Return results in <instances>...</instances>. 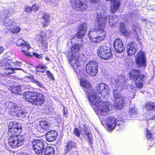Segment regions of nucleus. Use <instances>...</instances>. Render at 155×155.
Masks as SVG:
<instances>
[{
  "label": "nucleus",
  "instance_id": "18",
  "mask_svg": "<svg viewBox=\"0 0 155 155\" xmlns=\"http://www.w3.org/2000/svg\"><path fill=\"white\" fill-rule=\"evenodd\" d=\"M97 88L98 93L103 97L109 94V88L107 84L103 83L98 84Z\"/></svg>",
  "mask_w": 155,
  "mask_h": 155
},
{
  "label": "nucleus",
  "instance_id": "40",
  "mask_svg": "<svg viewBox=\"0 0 155 155\" xmlns=\"http://www.w3.org/2000/svg\"><path fill=\"white\" fill-rule=\"evenodd\" d=\"M21 28L19 26H16L14 28L11 29L10 30L11 32L13 33H17L20 32Z\"/></svg>",
  "mask_w": 155,
  "mask_h": 155
},
{
  "label": "nucleus",
  "instance_id": "62",
  "mask_svg": "<svg viewBox=\"0 0 155 155\" xmlns=\"http://www.w3.org/2000/svg\"><path fill=\"white\" fill-rule=\"evenodd\" d=\"M81 134H84V133L83 132V130H81Z\"/></svg>",
  "mask_w": 155,
  "mask_h": 155
},
{
  "label": "nucleus",
  "instance_id": "33",
  "mask_svg": "<svg viewBox=\"0 0 155 155\" xmlns=\"http://www.w3.org/2000/svg\"><path fill=\"white\" fill-rule=\"evenodd\" d=\"M15 112L17 115L21 117L24 118L25 117H26L28 116L27 113L24 112L21 110H19L18 109V110H16V111H15Z\"/></svg>",
  "mask_w": 155,
  "mask_h": 155
},
{
  "label": "nucleus",
  "instance_id": "39",
  "mask_svg": "<svg viewBox=\"0 0 155 155\" xmlns=\"http://www.w3.org/2000/svg\"><path fill=\"white\" fill-rule=\"evenodd\" d=\"M153 132L150 131L149 130H147V139H149L150 140H152L153 139Z\"/></svg>",
  "mask_w": 155,
  "mask_h": 155
},
{
  "label": "nucleus",
  "instance_id": "8",
  "mask_svg": "<svg viewBox=\"0 0 155 155\" xmlns=\"http://www.w3.org/2000/svg\"><path fill=\"white\" fill-rule=\"evenodd\" d=\"M129 74L131 78L136 80V86L139 88H141L143 86V81L146 77L145 75L141 74L140 71L134 69L131 70Z\"/></svg>",
  "mask_w": 155,
  "mask_h": 155
},
{
  "label": "nucleus",
  "instance_id": "30",
  "mask_svg": "<svg viewBox=\"0 0 155 155\" xmlns=\"http://www.w3.org/2000/svg\"><path fill=\"white\" fill-rule=\"evenodd\" d=\"M137 109L134 106L130 107L129 109V114L132 117H136L138 114Z\"/></svg>",
  "mask_w": 155,
  "mask_h": 155
},
{
  "label": "nucleus",
  "instance_id": "27",
  "mask_svg": "<svg viewBox=\"0 0 155 155\" xmlns=\"http://www.w3.org/2000/svg\"><path fill=\"white\" fill-rule=\"evenodd\" d=\"M40 126L41 128L44 130H48L50 127V123L45 121H41L40 123Z\"/></svg>",
  "mask_w": 155,
  "mask_h": 155
},
{
  "label": "nucleus",
  "instance_id": "6",
  "mask_svg": "<svg viewBox=\"0 0 155 155\" xmlns=\"http://www.w3.org/2000/svg\"><path fill=\"white\" fill-rule=\"evenodd\" d=\"M106 124L109 131L114 128L117 130H123L125 125L124 120L122 117H120L116 118L109 117L106 119Z\"/></svg>",
  "mask_w": 155,
  "mask_h": 155
},
{
  "label": "nucleus",
  "instance_id": "9",
  "mask_svg": "<svg viewBox=\"0 0 155 155\" xmlns=\"http://www.w3.org/2000/svg\"><path fill=\"white\" fill-rule=\"evenodd\" d=\"M52 31L48 30L46 33L41 31L39 34H38L36 37V40L38 42L39 46L43 49H46L48 47V42L46 38V36L50 37L51 36Z\"/></svg>",
  "mask_w": 155,
  "mask_h": 155
},
{
  "label": "nucleus",
  "instance_id": "61",
  "mask_svg": "<svg viewBox=\"0 0 155 155\" xmlns=\"http://www.w3.org/2000/svg\"><path fill=\"white\" fill-rule=\"evenodd\" d=\"M45 155H54V154H46V153H45Z\"/></svg>",
  "mask_w": 155,
  "mask_h": 155
},
{
  "label": "nucleus",
  "instance_id": "47",
  "mask_svg": "<svg viewBox=\"0 0 155 155\" xmlns=\"http://www.w3.org/2000/svg\"><path fill=\"white\" fill-rule=\"evenodd\" d=\"M43 111V113L46 114H48L50 112L49 109L47 106H46L44 108Z\"/></svg>",
  "mask_w": 155,
  "mask_h": 155
},
{
  "label": "nucleus",
  "instance_id": "49",
  "mask_svg": "<svg viewBox=\"0 0 155 155\" xmlns=\"http://www.w3.org/2000/svg\"><path fill=\"white\" fill-rule=\"evenodd\" d=\"M134 31H135L137 34L138 35L141 32V30L139 27H137L134 29Z\"/></svg>",
  "mask_w": 155,
  "mask_h": 155
},
{
  "label": "nucleus",
  "instance_id": "7",
  "mask_svg": "<svg viewBox=\"0 0 155 155\" xmlns=\"http://www.w3.org/2000/svg\"><path fill=\"white\" fill-rule=\"evenodd\" d=\"M112 107L108 102H101L95 109L96 114L99 116H105L111 113Z\"/></svg>",
  "mask_w": 155,
  "mask_h": 155
},
{
  "label": "nucleus",
  "instance_id": "54",
  "mask_svg": "<svg viewBox=\"0 0 155 155\" xmlns=\"http://www.w3.org/2000/svg\"><path fill=\"white\" fill-rule=\"evenodd\" d=\"M4 50V48L2 47H0V54Z\"/></svg>",
  "mask_w": 155,
  "mask_h": 155
},
{
  "label": "nucleus",
  "instance_id": "29",
  "mask_svg": "<svg viewBox=\"0 0 155 155\" xmlns=\"http://www.w3.org/2000/svg\"><path fill=\"white\" fill-rule=\"evenodd\" d=\"M76 143L72 141H69L67 143V145L64 148V151L65 153L68 152L69 150L71 148L75 147Z\"/></svg>",
  "mask_w": 155,
  "mask_h": 155
},
{
  "label": "nucleus",
  "instance_id": "2",
  "mask_svg": "<svg viewBox=\"0 0 155 155\" xmlns=\"http://www.w3.org/2000/svg\"><path fill=\"white\" fill-rule=\"evenodd\" d=\"M81 46V44L77 43L72 45L71 51L67 56L69 63L75 71L79 74L83 72V64L86 60L84 54L81 53H78Z\"/></svg>",
  "mask_w": 155,
  "mask_h": 155
},
{
  "label": "nucleus",
  "instance_id": "26",
  "mask_svg": "<svg viewBox=\"0 0 155 155\" xmlns=\"http://www.w3.org/2000/svg\"><path fill=\"white\" fill-rule=\"evenodd\" d=\"M42 18L45 21L43 22L42 23V26L43 27L47 26L50 22L49 15L45 13L43 15Z\"/></svg>",
  "mask_w": 155,
  "mask_h": 155
},
{
  "label": "nucleus",
  "instance_id": "55",
  "mask_svg": "<svg viewBox=\"0 0 155 155\" xmlns=\"http://www.w3.org/2000/svg\"><path fill=\"white\" fill-rule=\"evenodd\" d=\"M17 155H28L26 153H18V154H17Z\"/></svg>",
  "mask_w": 155,
  "mask_h": 155
},
{
  "label": "nucleus",
  "instance_id": "32",
  "mask_svg": "<svg viewBox=\"0 0 155 155\" xmlns=\"http://www.w3.org/2000/svg\"><path fill=\"white\" fill-rule=\"evenodd\" d=\"M14 70H22V69L20 68H7L4 70V72L7 75L11 74L13 72Z\"/></svg>",
  "mask_w": 155,
  "mask_h": 155
},
{
  "label": "nucleus",
  "instance_id": "17",
  "mask_svg": "<svg viewBox=\"0 0 155 155\" xmlns=\"http://www.w3.org/2000/svg\"><path fill=\"white\" fill-rule=\"evenodd\" d=\"M16 43L18 46L21 47V51L23 53L27 55H29V50L31 47L28 43L21 39L18 40Z\"/></svg>",
  "mask_w": 155,
  "mask_h": 155
},
{
  "label": "nucleus",
  "instance_id": "44",
  "mask_svg": "<svg viewBox=\"0 0 155 155\" xmlns=\"http://www.w3.org/2000/svg\"><path fill=\"white\" fill-rule=\"evenodd\" d=\"M31 8L32 11L36 12L38 10L39 7L37 5H33Z\"/></svg>",
  "mask_w": 155,
  "mask_h": 155
},
{
  "label": "nucleus",
  "instance_id": "20",
  "mask_svg": "<svg viewBox=\"0 0 155 155\" xmlns=\"http://www.w3.org/2000/svg\"><path fill=\"white\" fill-rule=\"evenodd\" d=\"M87 25L86 23H81L79 26L78 31L76 36L77 38H81L85 35L87 31Z\"/></svg>",
  "mask_w": 155,
  "mask_h": 155
},
{
  "label": "nucleus",
  "instance_id": "46",
  "mask_svg": "<svg viewBox=\"0 0 155 155\" xmlns=\"http://www.w3.org/2000/svg\"><path fill=\"white\" fill-rule=\"evenodd\" d=\"M74 133L77 137H79L80 136V132L77 128L74 129Z\"/></svg>",
  "mask_w": 155,
  "mask_h": 155
},
{
  "label": "nucleus",
  "instance_id": "52",
  "mask_svg": "<svg viewBox=\"0 0 155 155\" xmlns=\"http://www.w3.org/2000/svg\"><path fill=\"white\" fill-rule=\"evenodd\" d=\"M15 64L16 65L19 66H22V64L21 62L18 61H16L15 62Z\"/></svg>",
  "mask_w": 155,
  "mask_h": 155
},
{
  "label": "nucleus",
  "instance_id": "51",
  "mask_svg": "<svg viewBox=\"0 0 155 155\" xmlns=\"http://www.w3.org/2000/svg\"><path fill=\"white\" fill-rule=\"evenodd\" d=\"M63 113L64 115L68 114V109L67 108L65 107H64Z\"/></svg>",
  "mask_w": 155,
  "mask_h": 155
},
{
  "label": "nucleus",
  "instance_id": "25",
  "mask_svg": "<svg viewBox=\"0 0 155 155\" xmlns=\"http://www.w3.org/2000/svg\"><path fill=\"white\" fill-rule=\"evenodd\" d=\"M3 25L6 26H11L15 24L14 19H9L8 17L5 18L3 20Z\"/></svg>",
  "mask_w": 155,
  "mask_h": 155
},
{
  "label": "nucleus",
  "instance_id": "13",
  "mask_svg": "<svg viewBox=\"0 0 155 155\" xmlns=\"http://www.w3.org/2000/svg\"><path fill=\"white\" fill-rule=\"evenodd\" d=\"M32 146L34 152L37 155H44L45 146L42 141L34 139L32 141Z\"/></svg>",
  "mask_w": 155,
  "mask_h": 155
},
{
  "label": "nucleus",
  "instance_id": "43",
  "mask_svg": "<svg viewBox=\"0 0 155 155\" xmlns=\"http://www.w3.org/2000/svg\"><path fill=\"white\" fill-rule=\"evenodd\" d=\"M33 81L38 86H39L41 88H44L43 85L41 83L39 82L37 80H34Z\"/></svg>",
  "mask_w": 155,
  "mask_h": 155
},
{
  "label": "nucleus",
  "instance_id": "42",
  "mask_svg": "<svg viewBox=\"0 0 155 155\" xmlns=\"http://www.w3.org/2000/svg\"><path fill=\"white\" fill-rule=\"evenodd\" d=\"M24 10L26 12L30 13L32 11V8L26 5L24 7Z\"/></svg>",
  "mask_w": 155,
  "mask_h": 155
},
{
  "label": "nucleus",
  "instance_id": "58",
  "mask_svg": "<svg viewBox=\"0 0 155 155\" xmlns=\"http://www.w3.org/2000/svg\"><path fill=\"white\" fill-rule=\"evenodd\" d=\"M45 59L47 61H50V59L48 57H46L45 58Z\"/></svg>",
  "mask_w": 155,
  "mask_h": 155
},
{
  "label": "nucleus",
  "instance_id": "5",
  "mask_svg": "<svg viewBox=\"0 0 155 155\" xmlns=\"http://www.w3.org/2000/svg\"><path fill=\"white\" fill-rule=\"evenodd\" d=\"M23 98L33 105H40L44 104L45 98L42 93L27 92L25 93Z\"/></svg>",
  "mask_w": 155,
  "mask_h": 155
},
{
  "label": "nucleus",
  "instance_id": "4",
  "mask_svg": "<svg viewBox=\"0 0 155 155\" xmlns=\"http://www.w3.org/2000/svg\"><path fill=\"white\" fill-rule=\"evenodd\" d=\"M111 81L112 84L117 88L115 90H114L113 91L114 96L115 99L123 97L121 96L119 91L123 88H125L127 87L129 92L133 94V96L132 98L134 97V94L136 91L135 87L133 85L127 84L126 80L123 76H120L117 78H112Z\"/></svg>",
  "mask_w": 155,
  "mask_h": 155
},
{
  "label": "nucleus",
  "instance_id": "14",
  "mask_svg": "<svg viewBox=\"0 0 155 155\" xmlns=\"http://www.w3.org/2000/svg\"><path fill=\"white\" fill-rule=\"evenodd\" d=\"M91 91V92L87 91L86 95L88 96L91 104L95 105L97 107L103 101H101L99 94L97 96V94L95 92L94 90Z\"/></svg>",
  "mask_w": 155,
  "mask_h": 155
},
{
  "label": "nucleus",
  "instance_id": "23",
  "mask_svg": "<svg viewBox=\"0 0 155 155\" xmlns=\"http://www.w3.org/2000/svg\"><path fill=\"white\" fill-rule=\"evenodd\" d=\"M110 1L111 4L110 11L112 13L115 12L120 6V0H106Z\"/></svg>",
  "mask_w": 155,
  "mask_h": 155
},
{
  "label": "nucleus",
  "instance_id": "34",
  "mask_svg": "<svg viewBox=\"0 0 155 155\" xmlns=\"http://www.w3.org/2000/svg\"><path fill=\"white\" fill-rule=\"evenodd\" d=\"M84 129L85 130V133L86 134V135L87 136L88 139L89 140V142L90 144H92V134H90L89 133L88 131V128L87 127H85V126H84Z\"/></svg>",
  "mask_w": 155,
  "mask_h": 155
},
{
  "label": "nucleus",
  "instance_id": "31",
  "mask_svg": "<svg viewBox=\"0 0 155 155\" xmlns=\"http://www.w3.org/2000/svg\"><path fill=\"white\" fill-rule=\"evenodd\" d=\"M114 17H116L114 15H110L108 17L109 24L110 26H113L117 22V19H115Z\"/></svg>",
  "mask_w": 155,
  "mask_h": 155
},
{
  "label": "nucleus",
  "instance_id": "11",
  "mask_svg": "<svg viewBox=\"0 0 155 155\" xmlns=\"http://www.w3.org/2000/svg\"><path fill=\"white\" fill-rule=\"evenodd\" d=\"M97 53L98 56L105 60L110 59L113 57L110 48L106 46L99 47Z\"/></svg>",
  "mask_w": 155,
  "mask_h": 155
},
{
  "label": "nucleus",
  "instance_id": "28",
  "mask_svg": "<svg viewBox=\"0 0 155 155\" xmlns=\"http://www.w3.org/2000/svg\"><path fill=\"white\" fill-rule=\"evenodd\" d=\"M5 106L8 108L12 109H15L16 110H17V109L19 108L20 107L18 106V105L10 101L6 102Z\"/></svg>",
  "mask_w": 155,
  "mask_h": 155
},
{
  "label": "nucleus",
  "instance_id": "41",
  "mask_svg": "<svg viewBox=\"0 0 155 155\" xmlns=\"http://www.w3.org/2000/svg\"><path fill=\"white\" fill-rule=\"evenodd\" d=\"M154 103H147L146 104V108L148 110H151L153 109V107Z\"/></svg>",
  "mask_w": 155,
  "mask_h": 155
},
{
  "label": "nucleus",
  "instance_id": "59",
  "mask_svg": "<svg viewBox=\"0 0 155 155\" xmlns=\"http://www.w3.org/2000/svg\"><path fill=\"white\" fill-rule=\"evenodd\" d=\"M152 120H155V115H154L153 117L151 118Z\"/></svg>",
  "mask_w": 155,
  "mask_h": 155
},
{
  "label": "nucleus",
  "instance_id": "19",
  "mask_svg": "<svg viewBox=\"0 0 155 155\" xmlns=\"http://www.w3.org/2000/svg\"><path fill=\"white\" fill-rule=\"evenodd\" d=\"M113 45L115 51L118 53H121L125 49L122 41L119 39H116L114 42Z\"/></svg>",
  "mask_w": 155,
  "mask_h": 155
},
{
  "label": "nucleus",
  "instance_id": "10",
  "mask_svg": "<svg viewBox=\"0 0 155 155\" xmlns=\"http://www.w3.org/2000/svg\"><path fill=\"white\" fill-rule=\"evenodd\" d=\"M71 5L76 11L83 12L87 8V0H71Z\"/></svg>",
  "mask_w": 155,
  "mask_h": 155
},
{
  "label": "nucleus",
  "instance_id": "16",
  "mask_svg": "<svg viewBox=\"0 0 155 155\" xmlns=\"http://www.w3.org/2000/svg\"><path fill=\"white\" fill-rule=\"evenodd\" d=\"M135 61L138 67H145L146 66V53L140 51L135 56Z\"/></svg>",
  "mask_w": 155,
  "mask_h": 155
},
{
  "label": "nucleus",
  "instance_id": "12",
  "mask_svg": "<svg viewBox=\"0 0 155 155\" xmlns=\"http://www.w3.org/2000/svg\"><path fill=\"white\" fill-rule=\"evenodd\" d=\"M98 63L93 60L89 61L85 65L86 71L90 75L95 76L98 72Z\"/></svg>",
  "mask_w": 155,
  "mask_h": 155
},
{
  "label": "nucleus",
  "instance_id": "48",
  "mask_svg": "<svg viewBox=\"0 0 155 155\" xmlns=\"http://www.w3.org/2000/svg\"><path fill=\"white\" fill-rule=\"evenodd\" d=\"M16 91H15V93H16L18 94H20V92H21V88L20 87L18 86L16 88Z\"/></svg>",
  "mask_w": 155,
  "mask_h": 155
},
{
  "label": "nucleus",
  "instance_id": "38",
  "mask_svg": "<svg viewBox=\"0 0 155 155\" xmlns=\"http://www.w3.org/2000/svg\"><path fill=\"white\" fill-rule=\"evenodd\" d=\"M36 71L41 72H44L45 70V68L44 66H38L36 68Z\"/></svg>",
  "mask_w": 155,
  "mask_h": 155
},
{
  "label": "nucleus",
  "instance_id": "24",
  "mask_svg": "<svg viewBox=\"0 0 155 155\" xmlns=\"http://www.w3.org/2000/svg\"><path fill=\"white\" fill-rule=\"evenodd\" d=\"M57 135V133L54 130L48 131L46 134V140L48 142L53 141L56 139Z\"/></svg>",
  "mask_w": 155,
  "mask_h": 155
},
{
  "label": "nucleus",
  "instance_id": "15",
  "mask_svg": "<svg viewBox=\"0 0 155 155\" xmlns=\"http://www.w3.org/2000/svg\"><path fill=\"white\" fill-rule=\"evenodd\" d=\"M84 71V68L83 67V71L81 73H78L76 71V73L79 79H80V84L81 86L84 88V90L86 94H87V91L91 92V91L94 90L93 89L91 84L85 78H84L83 77V72Z\"/></svg>",
  "mask_w": 155,
  "mask_h": 155
},
{
  "label": "nucleus",
  "instance_id": "22",
  "mask_svg": "<svg viewBox=\"0 0 155 155\" xmlns=\"http://www.w3.org/2000/svg\"><path fill=\"white\" fill-rule=\"evenodd\" d=\"M114 106L118 109H122L124 106V100L123 97L114 100Z\"/></svg>",
  "mask_w": 155,
  "mask_h": 155
},
{
  "label": "nucleus",
  "instance_id": "63",
  "mask_svg": "<svg viewBox=\"0 0 155 155\" xmlns=\"http://www.w3.org/2000/svg\"><path fill=\"white\" fill-rule=\"evenodd\" d=\"M84 126H85V127H86L85 125H84ZM83 130H83V131H84V134H85V130H84V129H83Z\"/></svg>",
  "mask_w": 155,
  "mask_h": 155
},
{
  "label": "nucleus",
  "instance_id": "45",
  "mask_svg": "<svg viewBox=\"0 0 155 155\" xmlns=\"http://www.w3.org/2000/svg\"><path fill=\"white\" fill-rule=\"evenodd\" d=\"M78 41L77 38L76 37H74L72 38L71 39V42L72 44V45L75 44V43L77 42Z\"/></svg>",
  "mask_w": 155,
  "mask_h": 155
},
{
  "label": "nucleus",
  "instance_id": "57",
  "mask_svg": "<svg viewBox=\"0 0 155 155\" xmlns=\"http://www.w3.org/2000/svg\"><path fill=\"white\" fill-rule=\"evenodd\" d=\"M99 118H100V120H101V124H102L103 125H104V123H103V120H101V117H99Z\"/></svg>",
  "mask_w": 155,
  "mask_h": 155
},
{
  "label": "nucleus",
  "instance_id": "64",
  "mask_svg": "<svg viewBox=\"0 0 155 155\" xmlns=\"http://www.w3.org/2000/svg\"><path fill=\"white\" fill-rule=\"evenodd\" d=\"M2 65H3L2 63H0V66H2Z\"/></svg>",
  "mask_w": 155,
  "mask_h": 155
},
{
  "label": "nucleus",
  "instance_id": "50",
  "mask_svg": "<svg viewBox=\"0 0 155 155\" xmlns=\"http://www.w3.org/2000/svg\"><path fill=\"white\" fill-rule=\"evenodd\" d=\"M33 55L34 56L36 57L39 58H41V56L38 53H33Z\"/></svg>",
  "mask_w": 155,
  "mask_h": 155
},
{
  "label": "nucleus",
  "instance_id": "53",
  "mask_svg": "<svg viewBox=\"0 0 155 155\" xmlns=\"http://www.w3.org/2000/svg\"><path fill=\"white\" fill-rule=\"evenodd\" d=\"M46 73L48 76L51 77L52 76V74L50 72V71H47L46 72Z\"/></svg>",
  "mask_w": 155,
  "mask_h": 155
},
{
  "label": "nucleus",
  "instance_id": "3",
  "mask_svg": "<svg viewBox=\"0 0 155 155\" xmlns=\"http://www.w3.org/2000/svg\"><path fill=\"white\" fill-rule=\"evenodd\" d=\"M21 131V126L19 123H10L8 125V134L9 135L8 144L13 148H16L23 144V140L19 139L18 136Z\"/></svg>",
  "mask_w": 155,
  "mask_h": 155
},
{
  "label": "nucleus",
  "instance_id": "56",
  "mask_svg": "<svg viewBox=\"0 0 155 155\" xmlns=\"http://www.w3.org/2000/svg\"><path fill=\"white\" fill-rule=\"evenodd\" d=\"M91 2H93L95 3L97 2L99 0H90Z\"/></svg>",
  "mask_w": 155,
  "mask_h": 155
},
{
  "label": "nucleus",
  "instance_id": "36",
  "mask_svg": "<svg viewBox=\"0 0 155 155\" xmlns=\"http://www.w3.org/2000/svg\"><path fill=\"white\" fill-rule=\"evenodd\" d=\"M120 30L121 32L126 35H128V33L126 30L124 24L123 23H121L120 25Z\"/></svg>",
  "mask_w": 155,
  "mask_h": 155
},
{
  "label": "nucleus",
  "instance_id": "37",
  "mask_svg": "<svg viewBox=\"0 0 155 155\" xmlns=\"http://www.w3.org/2000/svg\"><path fill=\"white\" fill-rule=\"evenodd\" d=\"M59 0H44V2L46 3H50L52 4L55 7H57L58 5V3L57 2L59 1Z\"/></svg>",
  "mask_w": 155,
  "mask_h": 155
},
{
  "label": "nucleus",
  "instance_id": "60",
  "mask_svg": "<svg viewBox=\"0 0 155 155\" xmlns=\"http://www.w3.org/2000/svg\"><path fill=\"white\" fill-rule=\"evenodd\" d=\"M153 110H155V104H154V106H153Z\"/></svg>",
  "mask_w": 155,
  "mask_h": 155
},
{
  "label": "nucleus",
  "instance_id": "1",
  "mask_svg": "<svg viewBox=\"0 0 155 155\" xmlns=\"http://www.w3.org/2000/svg\"><path fill=\"white\" fill-rule=\"evenodd\" d=\"M108 16L105 13L101 12L97 13L96 20L97 25L95 28L91 29L88 34L89 39L92 42L97 43L104 39L106 32L104 29Z\"/></svg>",
  "mask_w": 155,
  "mask_h": 155
},
{
  "label": "nucleus",
  "instance_id": "35",
  "mask_svg": "<svg viewBox=\"0 0 155 155\" xmlns=\"http://www.w3.org/2000/svg\"><path fill=\"white\" fill-rule=\"evenodd\" d=\"M45 153L46 154H54V149L52 147H48L46 148Z\"/></svg>",
  "mask_w": 155,
  "mask_h": 155
},
{
  "label": "nucleus",
  "instance_id": "21",
  "mask_svg": "<svg viewBox=\"0 0 155 155\" xmlns=\"http://www.w3.org/2000/svg\"><path fill=\"white\" fill-rule=\"evenodd\" d=\"M138 49L137 44L134 42H130L127 44V51L129 55L134 54Z\"/></svg>",
  "mask_w": 155,
  "mask_h": 155
}]
</instances>
